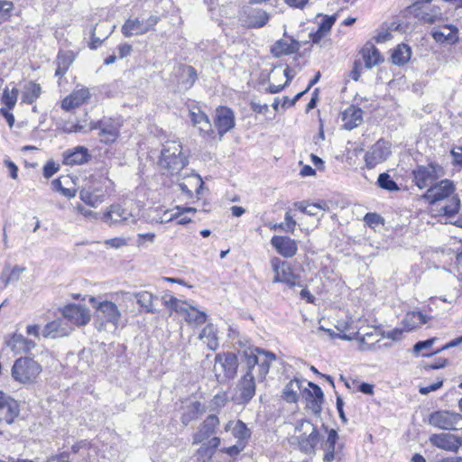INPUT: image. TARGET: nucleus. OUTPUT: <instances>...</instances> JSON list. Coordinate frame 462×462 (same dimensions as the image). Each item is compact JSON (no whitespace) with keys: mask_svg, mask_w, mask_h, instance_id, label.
<instances>
[{"mask_svg":"<svg viewBox=\"0 0 462 462\" xmlns=\"http://www.w3.org/2000/svg\"><path fill=\"white\" fill-rule=\"evenodd\" d=\"M160 166L165 171L164 174L177 176L188 164L183 155L182 146L177 140L166 141L161 152Z\"/></svg>","mask_w":462,"mask_h":462,"instance_id":"f03ea898","label":"nucleus"},{"mask_svg":"<svg viewBox=\"0 0 462 462\" xmlns=\"http://www.w3.org/2000/svg\"><path fill=\"white\" fill-rule=\"evenodd\" d=\"M460 208V199L457 196L452 197L448 205L442 208L445 216L453 217Z\"/></svg>","mask_w":462,"mask_h":462,"instance_id":"4d7b16f0","label":"nucleus"},{"mask_svg":"<svg viewBox=\"0 0 462 462\" xmlns=\"http://www.w3.org/2000/svg\"><path fill=\"white\" fill-rule=\"evenodd\" d=\"M105 244L114 248H121L127 245V240L124 237H115L106 240Z\"/></svg>","mask_w":462,"mask_h":462,"instance_id":"338daca9","label":"nucleus"},{"mask_svg":"<svg viewBox=\"0 0 462 462\" xmlns=\"http://www.w3.org/2000/svg\"><path fill=\"white\" fill-rule=\"evenodd\" d=\"M326 204H318V203H313V204H308V208L307 210L305 209V214L309 215V216H318L319 215V212L321 211V210H326Z\"/></svg>","mask_w":462,"mask_h":462,"instance_id":"69168bd1","label":"nucleus"},{"mask_svg":"<svg viewBox=\"0 0 462 462\" xmlns=\"http://www.w3.org/2000/svg\"><path fill=\"white\" fill-rule=\"evenodd\" d=\"M391 154V145L388 142L378 140L365 153V162L368 169L383 162Z\"/></svg>","mask_w":462,"mask_h":462,"instance_id":"ddd939ff","label":"nucleus"},{"mask_svg":"<svg viewBox=\"0 0 462 462\" xmlns=\"http://www.w3.org/2000/svg\"><path fill=\"white\" fill-rule=\"evenodd\" d=\"M232 434L238 439L237 442L245 443L251 437V430L242 420H236L232 429Z\"/></svg>","mask_w":462,"mask_h":462,"instance_id":"09e8293b","label":"nucleus"},{"mask_svg":"<svg viewBox=\"0 0 462 462\" xmlns=\"http://www.w3.org/2000/svg\"><path fill=\"white\" fill-rule=\"evenodd\" d=\"M455 191L454 184L449 180H443L432 186L422 195V199L434 204L439 200H443L452 195Z\"/></svg>","mask_w":462,"mask_h":462,"instance_id":"4468645a","label":"nucleus"},{"mask_svg":"<svg viewBox=\"0 0 462 462\" xmlns=\"http://www.w3.org/2000/svg\"><path fill=\"white\" fill-rule=\"evenodd\" d=\"M5 345L14 355L27 353L36 346L35 342L24 337L22 334L14 333L5 340Z\"/></svg>","mask_w":462,"mask_h":462,"instance_id":"393cba45","label":"nucleus"},{"mask_svg":"<svg viewBox=\"0 0 462 462\" xmlns=\"http://www.w3.org/2000/svg\"><path fill=\"white\" fill-rule=\"evenodd\" d=\"M318 17L321 18L320 22L319 23V29L328 33L332 28L336 21V17L334 15H319Z\"/></svg>","mask_w":462,"mask_h":462,"instance_id":"bf43d9fd","label":"nucleus"},{"mask_svg":"<svg viewBox=\"0 0 462 462\" xmlns=\"http://www.w3.org/2000/svg\"><path fill=\"white\" fill-rule=\"evenodd\" d=\"M300 44L297 41L291 40L290 42L286 40L278 41L272 48L273 55L280 57L285 54H291L298 51Z\"/></svg>","mask_w":462,"mask_h":462,"instance_id":"e433bc0d","label":"nucleus"},{"mask_svg":"<svg viewBox=\"0 0 462 462\" xmlns=\"http://www.w3.org/2000/svg\"><path fill=\"white\" fill-rule=\"evenodd\" d=\"M442 174V169L438 165L428 164L418 166L413 171V181L421 189L432 186V183Z\"/></svg>","mask_w":462,"mask_h":462,"instance_id":"9b49d317","label":"nucleus"},{"mask_svg":"<svg viewBox=\"0 0 462 462\" xmlns=\"http://www.w3.org/2000/svg\"><path fill=\"white\" fill-rule=\"evenodd\" d=\"M121 123L113 118L104 117L97 122H91L88 125V130H97L100 142L104 143H114L120 132Z\"/></svg>","mask_w":462,"mask_h":462,"instance_id":"6e6552de","label":"nucleus"},{"mask_svg":"<svg viewBox=\"0 0 462 462\" xmlns=\"http://www.w3.org/2000/svg\"><path fill=\"white\" fill-rule=\"evenodd\" d=\"M338 439L337 432L331 429L328 430V438L325 443V455L324 461L331 462L335 459L336 455L340 452L342 449V446L338 445L337 447V442Z\"/></svg>","mask_w":462,"mask_h":462,"instance_id":"473e14b6","label":"nucleus"},{"mask_svg":"<svg viewBox=\"0 0 462 462\" xmlns=\"http://www.w3.org/2000/svg\"><path fill=\"white\" fill-rule=\"evenodd\" d=\"M290 72L291 69L289 68H286L285 69L281 71V75L286 78L285 82L283 84L279 85L270 84L268 88L269 92L274 94L282 91L284 88V87L289 84V82L291 80L293 77L290 75Z\"/></svg>","mask_w":462,"mask_h":462,"instance_id":"13d9d810","label":"nucleus"},{"mask_svg":"<svg viewBox=\"0 0 462 462\" xmlns=\"http://www.w3.org/2000/svg\"><path fill=\"white\" fill-rule=\"evenodd\" d=\"M344 127L352 130L363 122V110L355 106H350L342 114Z\"/></svg>","mask_w":462,"mask_h":462,"instance_id":"7c9ffc66","label":"nucleus"},{"mask_svg":"<svg viewBox=\"0 0 462 462\" xmlns=\"http://www.w3.org/2000/svg\"><path fill=\"white\" fill-rule=\"evenodd\" d=\"M204 412V409L201 403L199 401H193L189 402L181 416V422L183 425L187 426L192 420L199 418L200 414Z\"/></svg>","mask_w":462,"mask_h":462,"instance_id":"c9c22d12","label":"nucleus"},{"mask_svg":"<svg viewBox=\"0 0 462 462\" xmlns=\"http://www.w3.org/2000/svg\"><path fill=\"white\" fill-rule=\"evenodd\" d=\"M219 425V419L216 415H208L199 425L196 433L193 434L192 444L197 445L208 439L215 433Z\"/></svg>","mask_w":462,"mask_h":462,"instance_id":"5701e85b","label":"nucleus"},{"mask_svg":"<svg viewBox=\"0 0 462 462\" xmlns=\"http://www.w3.org/2000/svg\"><path fill=\"white\" fill-rule=\"evenodd\" d=\"M241 357L246 372L236 385L238 394L235 400L238 404L247 403L254 396L255 380L263 381L276 359L275 354L258 347L244 350Z\"/></svg>","mask_w":462,"mask_h":462,"instance_id":"f257e3e1","label":"nucleus"},{"mask_svg":"<svg viewBox=\"0 0 462 462\" xmlns=\"http://www.w3.org/2000/svg\"><path fill=\"white\" fill-rule=\"evenodd\" d=\"M199 338L208 346L210 350H216L218 347V337L217 330L212 324H208L200 332Z\"/></svg>","mask_w":462,"mask_h":462,"instance_id":"58836bf2","label":"nucleus"},{"mask_svg":"<svg viewBox=\"0 0 462 462\" xmlns=\"http://www.w3.org/2000/svg\"><path fill=\"white\" fill-rule=\"evenodd\" d=\"M270 264L274 277L273 282L274 283H285L289 287L299 286L298 282L300 276L294 273L291 264L286 261H282L277 256H273L270 259Z\"/></svg>","mask_w":462,"mask_h":462,"instance_id":"0eeeda50","label":"nucleus"},{"mask_svg":"<svg viewBox=\"0 0 462 462\" xmlns=\"http://www.w3.org/2000/svg\"><path fill=\"white\" fill-rule=\"evenodd\" d=\"M42 88L34 81H29L24 85L22 101L27 104H33L41 96Z\"/></svg>","mask_w":462,"mask_h":462,"instance_id":"ea45409f","label":"nucleus"},{"mask_svg":"<svg viewBox=\"0 0 462 462\" xmlns=\"http://www.w3.org/2000/svg\"><path fill=\"white\" fill-rule=\"evenodd\" d=\"M285 224H273L269 227L273 230H282L289 233H293L296 227V221L292 218L290 212H286L284 216Z\"/></svg>","mask_w":462,"mask_h":462,"instance_id":"5fc2aeb1","label":"nucleus"},{"mask_svg":"<svg viewBox=\"0 0 462 462\" xmlns=\"http://www.w3.org/2000/svg\"><path fill=\"white\" fill-rule=\"evenodd\" d=\"M433 39L441 44H454L458 41V29L451 24L434 27L431 31Z\"/></svg>","mask_w":462,"mask_h":462,"instance_id":"b1692460","label":"nucleus"},{"mask_svg":"<svg viewBox=\"0 0 462 462\" xmlns=\"http://www.w3.org/2000/svg\"><path fill=\"white\" fill-rule=\"evenodd\" d=\"M179 187L182 192L186 193L189 197H191L193 190L199 194L203 187L202 179L199 174H188L183 178V180L179 182Z\"/></svg>","mask_w":462,"mask_h":462,"instance_id":"2f4dec72","label":"nucleus"},{"mask_svg":"<svg viewBox=\"0 0 462 462\" xmlns=\"http://www.w3.org/2000/svg\"><path fill=\"white\" fill-rule=\"evenodd\" d=\"M411 55V48L406 44H399L397 47L393 51L392 53V61L395 65H404L407 63Z\"/></svg>","mask_w":462,"mask_h":462,"instance_id":"37998d69","label":"nucleus"},{"mask_svg":"<svg viewBox=\"0 0 462 462\" xmlns=\"http://www.w3.org/2000/svg\"><path fill=\"white\" fill-rule=\"evenodd\" d=\"M189 118L194 126H197L202 137L206 140H212L215 138V132L212 129L211 123L208 116L197 106L189 109Z\"/></svg>","mask_w":462,"mask_h":462,"instance_id":"f3484780","label":"nucleus"},{"mask_svg":"<svg viewBox=\"0 0 462 462\" xmlns=\"http://www.w3.org/2000/svg\"><path fill=\"white\" fill-rule=\"evenodd\" d=\"M238 360L233 353H219L215 356L213 373L217 382L225 383L233 379L237 372Z\"/></svg>","mask_w":462,"mask_h":462,"instance_id":"20e7f679","label":"nucleus"},{"mask_svg":"<svg viewBox=\"0 0 462 462\" xmlns=\"http://www.w3.org/2000/svg\"><path fill=\"white\" fill-rule=\"evenodd\" d=\"M421 19L425 23H433L442 19V14L439 9L434 11L432 14L423 13Z\"/></svg>","mask_w":462,"mask_h":462,"instance_id":"680f3d73","label":"nucleus"},{"mask_svg":"<svg viewBox=\"0 0 462 462\" xmlns=\"http://www.w3.org/2000/svg\"><path fill=\"white\" fill-rule=\"evenodd\" d=\"M162 301L166 308L170 309L171 310H174L179 314H180V309H184L187 304L186 301H181L180 300L170 294H165L162 297Z\"/></svg>","mask_w":462,"mask_h":462,"instance_id":"864d4df0","label":"nucleus"},{"mask_svg":"<svg viewBox=\"0 0 462 462\" xmlns=\"http://www.w3.org/2000/svg\"><path fill=\"white\" fill-rule=\"evenodd\" d=\"M19 413L18 402L12 397L0 393V422L12 424Z\"/></svg>","mask_w":462,"mask_h":462,"instance_id":"a211bd4d","label":"nucleus"},{"mask_svg":"<svg viewBox=\"0 0 462 462\" xmlns=\"http://www.w3.org/2000/svg\"><path fill=\"white\" fill-rule=\"evenodd\" d=\"M91 97L90 91L86 87H77L69 96L61 101V108L69 111L87 103Z\"/></svg>","mask_w":462,"mask_h":462,"instance_id":"aec40b11","label":"nucleus"},{"mask_svg":"<svg viewBox=\"0 0 462 462\" xmlns=\"http://www.w3.org/2000/svg\"><path fill=\"white\" fill-rule=\"evenodd\" d=\"M19 90L17 88L13 87L11 89L7 86L4 89L2 102L7 106L8 109H13L17 102Z\"/></svg>","mask_w":462,"mask_h":462,"instance_id":"3c124183","label":"nucleus"},{"mask_svg":"<svg viewBox=\"0 0 462 462\" xmlns=\"http://www.w3.org/2000/svg\"><path fill=\"white\" fill-rule=\"evenodd\" d=\"M26 271V268L20 265H5L0 274V281L3 282L4 287H6L11 282H16L21 279L22 274Z\"/></svg>","mask_w":462,"mask_h":462,"instance_id":"f704fd0d","label":"nucleus"},{"mask_svg":"<svg viewBox=\"0 0 462 462\" xmlns=\"http://www.w3.org/2000/svg\"><path fill=\"white\" fill-rule=\"evenodd\" d=\"M195 213L196 208L187 207V208H180L176 207L174 209L171 210H164L162 215L154 218L156 223H169L171 221H173L180 217V215H184L185 213Z\"/></svg>","mask_w":462,"mask_h":462,"instance_id":"4c0bfd02","label":"nucleus"},{"mask_svg":"<svg viewBox=\"0 0 462 462\" xmlns=\"http://www.w3.org/2000/svg\"><path fill=\"white\" fill-rule=\"evenodd\" d=\"M101 219L109 226L124 224L133 225L137 221L136 217L120 205H112L101 217Z\"/></svg>","mask_w":462,"mask_h":462,"instance_id":"f8f14e48","label":"nucleus"},{"mask_svg":"<svg viewBox=\"0 0 462 462\" xmlns=\"http://www.w3.org/2000/svg\"><path fill=\"white\" fill-rule=\"evenodd\" d=\"M362 58L364 60V63L365 68L372 69L375 65H378L382 61V58L380 52L374 46H365L363 48Z\"/></svg>","mask_w":462,"mask_h":462,"instance_id":"79ce46f5","label":"nucleus"},{"mask_svg":"<svg viewBox=\"0 0 462 462\" xmlns=\"http://www.w3.org/2000/svg\"><path fill=\"white\" fill-rule=\"evenodd\" d=\"M377 185L388 191H397L399 187L397 183L386 172L381 173L377 179Z\"/></svg>","mask_w":462,"mask_h":462,"instance_id":"603ef678","label":"nucleus"},{"mask_svg":"<svg viewBox=\"0 0 462 462\" xmlns=\"http://www.w3.org/2000/svg\"><path fill=\"white\" fill-rule=\"evenodd\" d=\"M90 159L88 148L77 146L72 150H68L63 153V163L66 165H79L87 162Z\"/></svg>","mask_w":462,"mask_h":462,"instance_id":"cd10ccee","label":"nucleus"},{"mask_svg":"<svg viewBox=\"0 0 462 462\" xmlns=\"http://www.w3.org/2000/svg\"><path fill=\"white\" fill-rule=\"evenodd\" d=\"M74 57L71 51L59 52L57 57V69L55 75L63 77L73 62Z\"/></svg>","mask_w":462,"mask_h":462,"instance_id":"c03bdc74","label":"nucleus"},{"mask_svg":"<svg viewBox=\"0 0 462 462\" xmlns=\"http://www.w3.org/2000/svg\"><path fill=\"white\" fill-rule=\"evenodd\" d=\"M300 389V382L299 380H291L288 383L283 390L284 399L288 402H296L298 401L297 390Z\"/></svg>","mask_w":462,"mask_h":462,"instance_id":"8fccbe9b","label":"nucleus"},{"mask_svg":"<svg viewBox=\"0 0 462 462\" xmlns=\"http://www.w3.org/2000/svg\"><path fill=\"white\" fill-rule=\"evenodd\" d=\"M155 239L154 233L138 234L136 239V245L138 246H143L145 242L153 243Z\"/></svg>","mask_w":462,"mask_h":462,"instance_id":"e2e57ef3","label":"nucleus"},{"mask_svg":"<svg viewBox=\"0 0 462 462\" xmlns=\"http://www.w3.org/2000/svg\"><path fill=\"white\" fill-rule=\"evenodd\" d=\"M430 443L441 449L457 452L462 446V438L451 433L433 434L430 438Z\"/></svg>","mask_w":462,"mask_h":462,"instance_id":"4be33fe9","label":"nucleus"},{"mask_svg":"<svg viewBox=\"0 0 462 462\" xmlns=\"http://www.w3.org/2000/svg\"><path fill=\"white\" fill-rule=\"evenodd\" d=\"M72 330V327L61 316V318H58L44 326L42 336L51 338L63 337L69 335Z\"/></svg>","mask_w":462,"mask_h":462,"instance_id":"412c9836","label":"nucleus"},{"mask_svg":"<svg viewBox=\"0 0 462 462\" xmlns=\"http://www.w3.org/2000/svg\"><path fill=\"white\" fill-rule=\"evenodd\" d=\"M462 420L459 413L448 411H439L430 414L429 422L430 425L445 430H456V426Z\"/></svg>","mask_w":462,"mask_h":462,"instance_id":"2eb2a0df","label":"nucleus"},{"mask_svg":"<svg viewBox=\"0 0 462 462\" xmlns=\"http://www.w3.org/2000/svg\"><path fill=\"white\" fill-rule=\"evenodd\" d=\"M159 22V17L151 15L147 19L129 18L122 26V33L125 37L138 36L153 31Z\"/></svg>","mask_w":462,"mask_h":462,"instance_id":"9d476101","label":"nucleus"},{"mask_svg":"<svg viewBox=\"0 0 462 462\" xmlns=\"http://www.w3.org/2000/svg\"><path fill=\"white\" fill-rule=\"evenodd\" d=\"M64 131L68 134L71 133H88L90 132L88 130V126H87L84 124H81L79 122L70 125L69 126H67L64 128Z\"/></svg>","mask_w":462,"mask_h":462,"instance_id":"052dcab7","label":"nucleus"},{"mask_svg":"<svg viewBox=\"0 0 462 462\" xmlns=\"http://www.w3.org/2000/svg\"><path fill=\"white\" fill-rule=\"evenodd\" d=\"M70 182V180L68 176L61 177L56 179L52 181L53 189L60 192L66 198H73L76 196L77 190L74 188H66L64 185H67Z\"/></svg>","mask_w":462,"mask_h":462,"instance_id":"49530a36","label":"nucleus"},{"mask_svg":"<svg viewBox=\"0 0 462 462\" xmlns=\"http://www.w3.org/2000/svg\"><path fill=\"white\" fill-rule=\"evenodd\" d=\"M80 199L87 205L96 208L105 199L104 193H96L91 188H83L79 192Z\"/></svg>","mask_w":462,"mask_h":462,"instance_id":"a19ab883","label":"nucleus"},{"mask_svg":"<svg viewBox=\"0 0 462 462\" xmlns=\"http://www.w3.org/2000/svg\"><path fill=\"white\" fill-rule=\"evenodd\" d=\"M95 320L98 329L105 328L106 324H111L115 328L118 327L121 319V311L117 305L111 300H102L94 305Z\"/></svg>","mask_w":462,"mask_h":462,"instance_id":"423d86ee","label":"nucleus"},{"mask_svg":"<svg viewBox=\"0 0 462 462\" xmlns=\"http://www.w3.org/2000/svg\"><path fill=\"white\" fill-rule=\"evenodd\" d=\"M272 246L285 258L293 257L298 252V243L285 236H274L271 239Z\"/></svg>","mask_w":462,"mask_h":462,"instance_id":"6ab92c4d","label":"nucleus"},{"mask_svg":"<svg viewBox=\"0 0 462 462\" xmlns=\"http://www.w3.org/2000/svg\"><path fill=\"white\" fill-rule=\"evenodd\" d=\"M58 170H59V167L53 162H49L43 167V176L46 179H49L51 176H53L57 172Z\"/></svg>","mask_w":462,"mask_h":462,"instance_id":"774afa93","label":"nucleus"},{"mask_svg":"<svg viewBox=\"0 0 462 462\" xmlns=\"http://www.w3.org/2000/svg\"><path fill=\"white\" fill-rule=\"evenodd\" d=\"M214 455L212 448H208V445L202 442L201 447L197 451V461L198 462H210Z\"/></svg>","mask_w":462,"mask_h":462,"instance_id":"6e6d98bb","label":"nucleus"},{"mask_svg":"<svg viewBox=\"0 0 462 462\" xmlns=\"http://www.w3.org/2000/svg\"><path fill=\"white\" fill-rule=\"evenodd\" d=\"M430 320V317L420 311L412 310L407 312L403 318L402 324L406 331H411L420 328Z\"/></svg>","mask_w":462,"mask_h":462,"instance_id":"72a5a7b5","label":"nucleus"},{"mask_svg":"<svg viewBox=\"0 0 462 462\" xmlns=\"http://www.w3.org/2000/svg\"><path fill=\"white\" fill-rule=\"evenodd\" d=\"M59 310L72 328L86 326L91 320L90 310L86 305L70 303Z\"/></svg>","mask_w":462,"mask_h":462,"instance_id":"1a4fd4ad","label":"nucleus"},{"mask_svg":"<svg viewBox=\"0 0 462 462\" xmlns=\"http://www.w3.org/2000/svg\"><path fill=\"white\" fill-rule=\"evenodd\" d=\"M180 315L185 321L194 328L203 325L207 321V314L187 302L184 309H180Z\"/></svg>","mask_w":462,"mask_h":462,"instance_id":"c85d7f7f","label":"nucleus"},{"mask_svg":"<svg viewBox=\"0 0 462 462\" xmlns=\"http://www.w3.org/2000/svg\"><path fill=\"white\" fill-rule=\"evenodd\" d=\"M384 337V332H382L377 328H371L369 331L358 337L360 343L359 348L362 351L372 350L374 346Z\"/></svg>","mask_w":462,"mask_h":462,"instance_id":"c756f323","label":"nucleus"},{"mask_svg":"<svg viewBox=\"0 0 462 462\" xmlns=\"http://www.w3.org/2000/svg\"><path fill=\"white\" fill-rule=\"evenodd\" d=\"M244 448L245 443L237 442L236 445L221 449V451L233 457L238 455L244 449Z\"/></svg>","mask_w":462,"mask_h":462,"instance_id":"0e129e2a","label":"nucleus"},{"mask_svg":"<svg viewBox=\"0 0 462 462\" xmlns=\"http://www.w3.org/2000/svg\"><path fill=\"white\" fill-rule=\"evenodd\" d=\"M269 20V15L263 10H255L248 15V26L260 28L264 26Z\"/></svg>","mask_w":462,"mask_h":462,"instance_id":"de8ad7c7","label":"nucleus"},{"mask_svg":"<svg viewBox=\"0 0 462 462\" xmlns=\"http://www.w3.org/2000/svg\"><path fill=\"white\" fill-rule=\"evenodd\" d=\"M295 430L300 433L298 436L299 448L306 454L313 453L319 441L317 428L310 420H300L297 422Z\"/></svg>","mask_w":462,"mask_h":462,"instance_id":"39448f33","label":"nucleus"},{"mask_svg":"<svg viewBox=\"0 0 462 462\" xmlns=\"http://www.w3.org/2000/svg\"><path fill=\"white\" fill-rule=\"evenodd\" d=\"M137 303L140 305L141 308L144 310L147 313H156L157 310L153 307V300L156 299L155 296H153L149 291H140L134 294Z\"/></svg>","mask_w":462,"mask_h":462,"instance_id":"a18cd8bd","label":"nucleus"},{"mask_svg":"<svg viewBox=\"0 0 462 462\" xmlns=\"http://www.w3.org/2000/svg\"><path fill=\"white\" fill-rule=\"evenodd\" d=\"M436 341H437V337H432V338L427 339L425 341H419V342H417L414 345V346H413L414 354H416V355H420V354L422 356H431L433 354L440 353L441 351H443L445 349H448V348H450V347H454V346H458L459 344H462V336L457 337V338H455V339L451 340L450 342H448V344H446L445 346H443L442 347L437 349L434 352H431V353H430V352H422L423 350H427V351L430 350Z\"/></svg>","mask_w":462,"mask_h":462,"instance_id":"a878e982","label":"nucleus"},{"mask_svg":"<svg viewBox=\"0 0 462 462\" xmlns=\"http://www.w3.org/2000/svg\"><path fill=\"white\" fill-rule=\"evenodd\" d=\"M42 371V365L33 358H17L11 370L14 381L23 384H31L36 382Z\"/></svg>","mask_w":462,"mask_h":462,"instance_id":"7ed1b4c3","label":"nucleus"},{"mask_svg":"<svg viewBox=\"0 0 462 462\" xmlns=\"http://www.w3.org/2000/svg\"><path fill=\"white\" fill-rule=\"evenodd\" d=\"M214 125L219 134V139L228 131L233 129L236 125V117L232 109L226 106H219L216 109Z\"/></svg>","mask_w":462,"mask_h":462,"instance_id":"dca6fc26","label":"nucleus"},{"mask_svg":"<svg viewBox=\"0 0 462 462\" xmlns=\"http://www.w3.org/2000/svg\"><path fill=\"white\" fill-rule=\"evenodd\" d=\"M308 385L311 390H306L307 407L311 410L314 414H319L324 401L323 392L321 388L314 383L309 382Z\"/></svg>","mask_w":462,"mask_h":462,"instance_id":"bb28decb","label":"nucleus"}]
</instances>
